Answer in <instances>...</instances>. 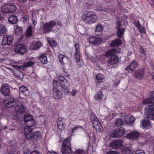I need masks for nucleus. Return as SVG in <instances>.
<instances>
[{"instance_id": "f257e3e1", "label": "nucleus", "mask_w": 154, "mask_h": 154, "mask_svg": "<svg viewBox=\"0 0 154 154\" xmlns=\"http://www.w3.org/2000/svg\"><path fill=\"white\" fill-rule=\"evenodd\" d=\"M25 133L24 134L26 137L32 141H38L42 139L41 132L39 131H33V130H28L27 128L25 129Z\"/></svg>"}, {"instance_id": "f03ea898", "label": "nucleus", "mask_w": 154, "mask_h": 154, "mask_svg": "<svg viewBox=\"0 0 154 154\" xmlns=\"http://www.w3.org/2000/svg\"><path fill=\"white\" fill-rule=\"evenodd\" d=\"M71 137L69 136L64 138L62 144L61 151L63 154H73V150L71 148Z\"/></svg>"}, {"instance_id": "7ed1b4c3", "label": "nucleus", "mask_w": 154, "mask_h": 154, "mask_svg": "<svg viewBox=\"0 0 154 154\" xmlns=\"http://www.w3.org/2000/svg\"><path fill=\"white\" fill-rule=\"evenodd\" d=\"M82 16V18L84 22L87 24H93L97 21L98 17L91 11L85 13Z\"/></svg>"}, {"instance_id": "20e7f679", "label": "nucleus", "mask_w": 154, "mask_h": 154, "mask_svg": "<svg viewBox=\"0 0 154 154\" xmlns=\"http://www.w3.org/2000/svg\"><path fill=\"white\" fill-rule=\"evenodd\" d=\"M59 78V84L62 87L63 91L65 93H69L70 92V87L68 85L67 80L62 75H60Z\"/></svg>"}, {"instance_id": "39448f33", "label": "nucleus", "mask_w": 154, "mask_h": 154, "mask_svg": "<svg viewBox=\"0 0 154 154\" xmlns=\"http://www.w3.org/2000/svg\"><path fill=\"white\" fill-rule=\"evenodd\" d=\"M91 120L96 131L98 132L101 131L103 129V126L94 113H92L91 115Z\"/></svg>"}, {"instance_id": "423d86ee", "label": "nucleus", "mask_w": 154, "mask_h": 154, "mask_svg": "<svg viewBox=\"0 0 154 154\" xmlns=\"http://www.w3.org/2000/svg\"><path fill=\"white\" fill-rule=\"evenodd\" d=\"M56 22L55 20H51L43 24L42 29L43 33L45 34L48 33L51 31L54 26L56 25Z\"/></svg>"}, {"instance_id": "0eeeda50", "label": "nucleus", "mask_w": 154, "mask_h": 154, "mask_svg": "<svg viewBox=\"0 0 154 154\" xmlns=\"http://www.w3.org/2000/svg\"><path fill=\"white\" fill-rule=\"evenodd\" d=\"M145 114L147 118L154 120V105H148L145 108Z\"/></svg>"}, {"instance_id": "6e6552de", "label": "nucleus", "mask_w": 154, "mask_h": 154, "mask_svg": "<svg viewBox=\"0 0 154 154\" xmlns=\"http://www.w3.org/2000/svg\"><path fill=\"white\" fill-rule=\"evenodd\" d=\"M17 101L13 96H10L5 99L4 103L6 107L11 108L16 105Z\"/></svg>"}, {"instance_id": "1a4fd4ad", "label": "nucleus", "mask_w": 154, "mask_h": 154, "mask_svg": "<svg viewBox=\"0 0 154 154\" xmlns=\"http://www.w3.org/2000/svg\"><path fill=\"white\" fill-rule=\"evenodd\" d=\"M14 50L17 54L23 55L26 51V47L24 44H18L15 46Z\"/></svg>"}, {"instance_id": "9d476101", "label": "nucleus", "mask_w": 154, "mask_h": 154, "mask_svg": "<svg viewBox=\"0 0 154 154\" xmlns=\"http://www.w3.org/2000/svg\"><path fill=\"white\" fill-rule=\"evenodd\" d=\"M125 130L124 128H117L113 130L111 136L113 137L121 138L125 134Z\"/></svg>"}, {"instance_id": "9b49d317", "label": "nucleus", "mask_w": 154, "mask_h": 154, "mask_svg": "<svg viewBox=\"0 0 154 154\" xmlns=\"http://www.w3.org/2000/svg\"><path fill=\"white\" fill-rule=\"evenodd\" d=\"M66 119L63 118L59 117L57 120V125L59 131L61 132L64 130L66 126Z\"/></svg>"}, {"instance_id": "f8f14e48", "label": "nucleus", "mask_w": 154, "mask_h": 154, "mask_svg": "<svg viewBox=\"0 0 154 154\" xmlns=\"http://www.w3.org/2000/svg\"><path fill=\"white\" fill-rule=\"evenodd\" d=\"M0 89L1 92L4 96H6L9 95L10 93V89L8 85H2Z\"/></svg>"}, {"instance_id": "ddd939ff", "label": "nucleus", "mask_w": 154, "mask_h": 154, "mask_svg": "<svg viewBox=\"0 0 154 154\" xmlns=\"http://www.w3.org/2000/svg\"><path fill=\"white\" fill-rule=\"evenodd\" d=\"M14 39L13 36L8 35L6 37L4 36L2 41V45H8L11 44Z\"/></svg>"}, {"instance_id": "4468645a", "label": "nucleus", "mask_w": 154, "mask_h": 154, "mask_svg": "<svg viewBox=\"0 0 154 154\" xmlns=\"http://www.w3.org/2000/svg\"><path fill=\"white\" fill-rule=\"evenodd\" d=\"M123 142L121 140H115L110 143L111 147L113 149H118L120 148L123 145Z\"/></svg>"}, {"instance_id": "2eb2a0df", "label": "nucleus", "mask_w": 154, "mask_h": 154, "mask_svg": "<svg viewBox=\"0 0 154 154\" xmlns=\"http://www.w3.org/2000/svg\"><path fill=\"white\" fill-rule=\"evenodd\" d=\"M16 105L15 107V111L19 113H23L25 110V108L22 102L20 101H17Z\"/></svg>"}, {"instance_id": "dca6fc26", "label": "nucleus", "mask_w": 154, "mask_h": 154, "mask_svg": "<svg viewBox=\"0 0 154 154\" xmlns=\"http://www.w3.org/2000/svg\"><path fill=\"white\" fill-rule=\"evenodd\" d=\"M144 75V69L142 68L135 71L134 75L136 79L141 80L143 77Z\"/></svg>"}, {"instance_id": "f3484780", "label": "nucleus", "mask_w": 154, "mask_h": 154, "mask_svg": "<svg viewBox=\"0 0 154 154\" xmlns=\"http://www.w3.org/2000/svg\"><path fill=\"white\" fill-rule=\"evenodd\" d=\"M42 45V43L40 41H34L30 44V48L32 50H37L40 48Z\"/></svg>"}, {"instance_id": "a211bd4d", "label": "nucleus", "mask_w": 154, "mask_h": 154, "mask_svg": "<svg viewBox=\"0 0 154 154\" xmlns=\"http://www.w3.org/2000/svg\"><path fill=\"white\" fill-rule=\"evenodd\" d=\"M119 61V58L115 54L112 56H110L109 57L108 63L109 64L113 65Z\"/></svg>"}, {"instance_id": "6ab92c4d", "label": "nucleus", "mask_w": 154, "mask_h": 154, "mask_svg": "<svg viewBox=\"0 0 154 154\" xmlns=\"http://www.w3.org/2000/svg\"><path fill=\"white\" fill-rule=\"evenodd\" d=\"M53 96L55 99L58 100L62 98L63 94L62 92L57 89H53Z\"/></svg>"}, {"instance_id": "aec40b11", "label": "nucleus", "mask_w": 154, "mask_h": 154, "mask_svg": "<svg viewBox=\"0 0 154 154\" xmlns=\"http://www.w3.org/2000/svg\"><path fill=\"white\" fill-rule=\"evenodd\" d=\"M137 65V62L135 60L131 62L129 65L127 66L125 68V70L128 71L130 70L131 72H133Z\"/></svg>"}, {"instance_id": "412c9836", "label": "nucleus", "mask_w": 154, "mask_h": 154, "mask_svg": "<svg viewBox=\"0 0 154 154\" xmlns=\"http://www.w3.org/2000/svg\"><path fill=\"white\" fill-rule=\"evenodd\" d=\"M75 51L74 53V56L77 63H79L80 61V53L78 49H79V45L78 44L75 45Z\"/></svg>"}, {"instance_id": "4be33fe9", "label": "nucleus", "mask_w": 154, "mask_h": 154, "mask_svg": "<svg viewBox=\"0 0 154 154\" xmlns=\"http://www.w3.org/2000/svg\"><path fill=\"white\" fill-rule=\"evenodd\" d=\"M140 133L136 131L131 132L127 135V137L130 139H134L137 138L140 135Z\"/></svg>"}, {"instance_id": "5701e85b", "label": "nucleus", "mask_w": 154, "mask_h": 154, "mask_svg": "<svg viewBox=\"0 0 154 154\" xmlns=\"http://www.w3.org/2000/svg\"><path fill=\"white\" fill-rule=\"evenodd\" d=\"M124 119L125 122L127 124L132 125L134 122L135 119L132 116L127 115L125 116Z\"/></svg>"}, {"instance_id": "b1692460", "label": "nucleus", "mask_w": 154, "mask_h": 154, "mask_svg": "<svg viewBox=\"0 0 154 154\" xmlns=\"http://www.w3.org/2000/svg\"><path fill=\"white\" fill-rule=\"evenodd\" d=\"M101 41L100 38L94 36L91 37L89 39L90 42L95 45L100 44L101 43Z\"/></svg>"}, {"instance_id": "393cba45", "label": "nucleus", "mask_w": 154, "mask_h": 154, "mask_svg": "<svg viewBox=\"0 0 154 154\" xmlns=\"http://www.w3.org/2000/svg\"><path fill=\"white\" fill-rule=\"evenodd\" d=\"M149 119L147 118L143 120L142 125L144 129H148L151 127L150 122Z\"/></svg>"}, {"instance_id": "a878e982", "label": "nucleus", "mask_w": 154, "mask_h": 154, "mask_svg": "<svg viewBox=\"0 0 154 154\" xmlns=\"http://www.w3.org/2000/svg\"><path fill=\"white\" fill-rule=\"evenodd\" d=\"M103 30V26L100 23L97 24L95 29V34L97 35H100Z\"/></svg>"}, {"instance_id": "bb28decb", "label": "nucleus", "mask_w": 154, "mask_h": 154, "mask_svg": "<svg viewBox=\"0 0 154 154\" xmlns=\"http://www.w3.org/2000/svg\"><path fill=\"white\" fill-rule=\"evenodd\" d=\"M122 43L121 40L119 38H116L114 40H112L109 44L110 47H115L120 46Z\"/></svg>"}, {"instance_id": "cd10ccee", "label": "nucleus", "mask_w": 154, "mask_h": 154, "mask_svg": "<svg viewBox=\"0 0 154 154\" xmlns=\"http://www.w3.org/2000/svg\"><path fill=\"white\" fill-rule=\"evenodd\" d=\"M34 119L31 120L29 121L25 122V124L26 126L24 128V133H25V129L26 128L28 130H33V129L32 127L33 126L34 124Z\"/></svg>"}, {"instance_id": "c85d7f7f", "label": "nucleus", "mask_w": 154, "mask_h": 154, "mask_svg": "<svg viewBox=\"0 0 154 154\" xmlns=\"http://www.w3.org/2000/svg\"><path fill=\"white\" fill-rule=\"evenodd\" d=\"M104 77L103 75L100 73L97 74L95 76V82L97 84H99L103 82Z\"/></svg>"}, {"instance_id": "c756f323", "label": "nucleus", "mask_w": 154, "mask_h": 154, "mask_svg": "<svg viewBox=\"0 0 154 154\" xmlns=\"http://www.w3.org/2000/svg\"><path fill=\"white\" fill-rule=\"evenodd\" d=\"M117 52V50L116 49L112 48L109 50L106 51L105 53V56L108 57L112 56L113 54H116Z\"/></svg>"}, {"instance_id": "7c9ffc66", "label": "nucleus", "mask_w": 154, "mask_h": 154, "mask_svg": "<svg viewBox=\"0 0 154 154\" xmlns=\"http://www.w3.org/2000/svg\"><path fill=\"white\" fill-rule=\"evenodd\" d=\"M19 89L20 93H21L25 96H27L29 95V92L26 87L23 86L20 87L19 88Z\"/></svg>"}, {"instance_id": "2f4dec72", "label": "nucleus", "mask_w": 154, "mask_h": 154, "mask_svg": "<svg viewBox=\"0 0 154 154\" xmlns=\"http://www.w3.org/2000/svg\"><path fill=\"white\" fill-rule=\"evenodd\" d=\"M8 21L11 24H16L18 22V19L17 16L14 15L11 16L8 18Z\"/></svg>"}, {"instance_id": "473e14b6", "label": "nucleus", "mask_w": 154, "mask_h": 154, "mask_svg": "<svg viewBox=\"0 0 154 154\" xmlns=\"http://www.w3.org/2000/svg\"><path fill=\"white\" fill-rule=\"evenodd\" d=\"M117 30V32L116 33V35L118 37L121 38L124 34L125 32L124 29L122 28H116Z\"/></svg>"}, {"instance_id": "72a5a7b5", "label": "nucleus", "mask_w": 154, "mask_h": 154, "mask_svg": "<svg viewBox=\"0 0 154 154\" xmlns=\"http://www.w3.org/2000/svg\"><path fill=\"white\" fill-rule=\"evenodd\" d=\"M6 28L2 24H0V36H3L6 34Z\"/></svg>"}, {"instance_id": "f704fd0d", "label": "nucleus", "mask_w": 154, "mask_h": 154, "mask_svg": "<svg viewBox=\"0 0 154 154\" xmlns=\"http://www.w3.org/2000/svg\"><path fill=\"white\" fill-rule=\"evenodd\" d=\"M103 97L102 92L101 91L98 92L94 96V99L97 100H102Z\"/></svg>"}, {"instance_id": "c9c22d12", "label": "nucleus", "mask_w": 154, "mask_h": 154, "mask_svg": "<svg viewBox=\"0 0 154 154\" xmlns=\"http://www.w3.org/2000/svg\"><path fill=\"white\" fill-rule=\"evenodd\" d=\"M143 104H148L150 103L153 104V101L151 98H147L144 99L142 102Z\"/></svg>"}, {"instance_id": "e433bc0d", "label": "nucleus", "mask_w": 154, "mask_h": 154, "mask_svg": "<svg viewBox=\"0 0 154 154\" xmlns=\"http://www.w3.org/2000/svg\"><path fill=\"white\" fill-rule=\"evenodd\" d=\"M39 60L43 64H45L47 62V57L45 54H42L40 56Z\"/></svg>"}, {"instance_id": "4c0bfd02", "label": "nucleus", "mask_w": 154, "mask_h": 154, "mask_svg": "<svg viewBox=\"0 0 154 154\" xmlns=\"http://www.w3.org/2000/svg\"><path fill=\"white\" fill-rule=\"evenodd\" d=\"M123 123V121L122 119L117 118L116 119L115 124L116 126H121L122 125Z\"/></svg>"}, {"instance_id": "58836bf2", "label": "nucleus", "mask_w": 154, "mask_h": 154, "mask_svg": "<svg viewBox=\"0 0 154 154\" xmlns=\"http://www.w3.org/2000/svg\"><path fill=\"white\" fill-rule=\"evenodd\" d=\"M73 154H86L85 151L81 148L76 149L74 152L73 151Z\"/></svg>"}, {"instance_id": "ea45409f", "label": "nucleus", "mask_w": 154, "mask_h": 154, "mask_svg": "<svg viewBox=\"0 0 154 154\" xmlns=\"http://www.w3.org/2000/svg\"><path fill=\"white\" fill-rule=\"evenodd\" d=\"M32 35V28L31 26L28 27L26 32V36L28 37Z\"/></svg>"}, {"instance_id": "a19ab883", "label": "nucleus", "mask_w": 154, "mask_h": 154, "mask_svg": "<svg viewBox=\"0 0 154 154\" xmlns=\"http://www.w3.org/2000/svg\"><path fill=\"white\" fill-rule=\"evenodd\" d=\"M122 154H131V151L128 147H126L122 150Z\"/></svg>"}, {"instance_id": "79ce46f5", "label": "nucleus", "mask_w": 154, "mask_h": 154, "mask_svg": "<svg viewBox=\"0 0 154 154\" xmlns=\"http://www.w3.org/2000/svg\"><path fill=\"white\" fill-rule=\"evenodd\" d=\"M8 5H6L2 7V11L4 13H9Z\"/></svg>"}, {"instance_id": "37998d69", "label": "nucleus", "mask_w": 154, "mask_h": 154, "mask_svg": "<svg viewBox=\"0 0 154 154\" xmlns=\"http://www.w3.org/2000/svg\"><path fill=\"white\" fill-rule=\"evenodd\" d=\"M9 10V13H12L14 12L16 9V7L15 5H8Z\"/></svg>"}, {"instance_id": "c03bdc74", "label": "nucleus", "mask_w": 154, "mask_h": 154, "mask_svg": "<svg viewBox=\"0 0 154 154\" xmlns=\"http://www.w3.org/2000/svg\"><path fill=\"white\" fill-rule=\"evenodd\" d=\"M33 117L32 116L29 114H26L24 116V122L28 121L31 120H33Z\"/></svg>"}, {"instance_id": "a18cd8bd", "label": "nucleus", "mask_w": 154, "mask_h": 154, "mask_svg": "<svg viewBox=\"0 0 154 154\" xmlns=\"http://www.w3.org/2000/svg\"><path fill=\"white\" fill-rule=\"evenodd\" d=\"M12 67L15 68L17 70H24V65L22 66L13 65Z\"/></svg>"}, {"instance_id": "49530a36", "label": "nucleus", "mask_w": 154, "mask_h": 154, "mask_svg": "<svg viewBox=\"0 0 154 154\" xmlns=\"http://www.w3.org/2000/svg\"><path fill=\"white\" fill-rule=\"evenodd\" d=\"M64 57V56L62 54H60L58 55V58L59 61L62 65H64V63L63 61Z\"/></svg>"}, {"instance_id": "de8ad7c7", "label": "nucleus", "mask_w": 154, "mask_h": 154, "mask_svg": "<svg viewBox=\"0 0 154 154\" xmlns=\"http://www.w3.org/2000/svg\"><path fill=\"white\" fill-rule=\"evenodd\" d=\"M34 64V63L32 61H29L24 65V68L31 66Z\"/></svg>"}, {"instance_id": "09e8293b", "label": "nucleus", "mask_w": 154, "mask_h": 154, "mask_svg": "<svg viewBox=\"0 0 154 154\" xmlns=\"http://www.w3.org/2000/svg\"><path fill=\"white\" fill-rule=\"evenodd\" d=\"M139 52L140 53L142 54H144L145 56H146V54L145 53V51L144 49L142 46L140 45L139 46Z\"/></svg>"}, {"instance_id": "8fccbe9b", "label": "nucleus", "mask_w": 154, "mask_h": 154, "mask_svg": "<svg viewBox=\"0 0 154 154\" xmlns=\"http://www.w3.org/2000/svg\"><path fill=\"white\" fill-rule=\"evenodd\" d=\"M132 154H145L144 151L143 150H139L134 151Z\"/></svg>"}, {"instance_id": "3c124183", "label": "nucleus", "mask_w": 154, "mask_h": 154, "mask_svg": "<svg viewBox=\"0 0 154 154\" xmlns=\"http://www.w3.org/2000/svg\"><path fill=\"white\" fill-rule=\"evenodd\" d=\"M134 24L135 27H137L138 29L141 27V26L138 20L135 21Z\"/></svg>"}, {"instance_id": "603ef678", "label": "nucleus", "mask_w": 154, "mask_h": 154, "mask_svg": "<svg viewBox=\"0 0 154 154\" xmlns=\"http://www.w3.org/2000/svg\"><path fill=\"white\" fill-rule=\"evenodd\" d=\"M48 41L51 47H53L56 45V42L54 40H48Z\"/></svg>"}, {"instance_id": "864d4df0", "label": "nucleus", "mask_w": 154, "mask_h": 154, "mask_svg": "<svg viewBox=\"0 0 154 154\" xmlns=\"http://www.w3.org/2000/svg\"><path fill=\"white\" fill-rule=\"evenodd\" d=\"M53 89H57L58 87V83L57 81L54 80L53 82Z\"/></svg>"}, {"instance_id": "5fc2aeb1", "label": "nucleus", "mask_w": 154, "mask_h": 154, "mask_svg": "<svg viewBox=\"0 0 154 154\" xmlns=\"http://www.w3.org/2000/svg\"><path fill=\"white\" fill-rule=\"evenodd\" d=\"M81 127L80 126H75L73 127L71 130L72 134L74 133V132H75L77 130H78L79 127L81 128Z\"/></svg>"}, {"instance_id": "6e6d98bb", "label": "nucleus", "mask_w": 154, "mask_h": 154, "mask_svg": "<svg viewBox=\"0 0 154 154\" xmlns=\"http://www.w3.org/2000/svg\"><path fill=\"white\" fill-rule=\"evenodd\" d=\"M24 154H39V153L37 151L34 150L32 151V152L28 151L26 153H25V152H24Z\"/></svg>"}, {"instance_id": "4d7b16f0", "label": "nucleus", "mask_w": 154, "mask_h": 154, "mask_svg": "<svg viewBox=\"0 0 154 154\" xmlns=\"http://www.w3.org/2000/svg\"><path fill=\"white\" fill-rule=\"evenodd\" d=\"M78 91L77 89H74L73 90L71 93L70 94L72 96H74L77 93Z\"/></svg>"}, {"instance_id": "13d9d810", "label": "nucleus", "mask_w": 154, "mask_h": 154, "mask_svg": "<svg viewBox=\"0 0 154 154\" xmlns=\"http://www.w3.org/2000/svg\"><path fill=\"white\" fill-rule=\"evenodd\" d=\"M150 98L153 101V104H154V91H152L150 93Z\"/></svg>"}, {"instance_id": "bf43d9fd", "label": "nucleus", "mask_w": 154, "mask_h": 154, "mask_svg": "<svg viewBox=\"0 0 154 154\" xmlns=\"http://www.w3.org/2000/svg\"><path fill=\"white\" fill-rule=\"evenodd\" d=\"M107 154H118V152L116 151L110 150L107 152Z\"/></svg>"}, {"instance_id": "052dcab7", "label": "nucleus", "mask_w": 154, "mask_h": 154, "mask_svg": "<svg viewBox=\"0 0 154 154\" xmlns=\"http://www.w3.org/2000/svg\"><path fill=\"white\" fill-rule=\"evenodd\" d=\"M138 30L139 32L141 33H143L145 34L146 32V30L143 27L142 29H141V28H140L138 29Z\"/></svg>"}, {"instance_id": "680f3d73", "label": "nucleus", "mask_w": 154, "mask_h": 154, "mask_svg": "<svg viewBox=\"0 0 154 154\" xmlns=\"http://www.w3.org/2000/svg\"><path fill=\"white\" fill-rule=\"evenodd\" d=\"M116 24L117 25V26L116 27V28H120L121 26V22L119 21H118L116 23Z\"/></svg>"}, {"instance_id": "e2e57ef3", "label": "nucleus", "mask_w": 154, "mask_h": 154, "mask_svg": "<svg viewBox=\"0 0 154 154\" xmlns=\"http://www.w3.org/2000/svg\"><path fill=\"white\" fill-rule=\"evenodd\" d=\"M48 154H57V153L54 151L48 152Z\"/></svg>"}, {"instance_id": "0e129e2a", "label": "nucleus", "mask_w": 154, "mask_h": 154, "mask_svg": "<svg viewBox=\"0 0 154 154\" xmlns=\"http://www.w3.org/2000/svg\"><path fill=\"white\" fill-rule=\"evenodd\" d=\"M64 75L65 76H66L67 77L69 76V75L68 74L67 72H65V73H64Z\"/></svg>"}, {"instance_id": "69168bd1", "label": "nucleus", "mask_w": 154, "mask_h": 154, "mask_svg": "<svg viewBox=\"0 0 154 154\" xmlns=\"http://www.w3.org/2000/svg\"><path fill=\"white\" fill-rule=\"evenodd\" d=\"M62 68L63 69V72L64 73H65V72H67L66 71V69H65V67L64 66H63Z\"/></svg>"}, {"instance_id": "338daca9", "label": "nucleus", "mask_w": 154, "mask_h": 154, "mask_svg": "<svg viewBox=\"0 0 154 154\" xmlns=\"http://www.w3.org/2000/svg\"><path fill=\"white\" fill-rule=\"evenodd\" d=\"M37 23V21H33V23H32L33 25H35Z\"/></svg>"}, {"instance_id": "774afa93", "label": "nucleus", "mask_w": 154, "mask_h": 154, "mask_svg": "<svg viewBox=\"0 0 154 154\" xmlns=\"http://www.w3.org/2000/svg\"><path fill=\"white\" fill-rule=\"evenodd\" d=\"M131 52H128V55H129V56H130V55H131Z\"/></svg>"}]
</instances>
